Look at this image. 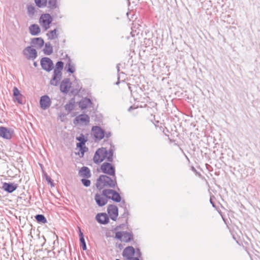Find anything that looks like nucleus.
Instances as JSON below:
<instances>
[{"label": "nucleus", "mask_w": 260, "mask_h": 260, "mask_svg": "<svg viewBox=\"0 0 260 260\" xmlns=\"http://www.w3.org/2000/svg\"><path fill=\"white\" fill-rule=\"evenodd\" d=\"M74 121V122L76 121L77 123L87 125L90 122V117L87 114H82L77 116Z\"/></svg>", "instance_id": "11"}, {"label": "nucleus", "mask_w": 260, "mask_h": 260, "mask_svg": "<svg viewBox=\"0 0 260 260\" xmlns=\"http://www.w3.org/2000/svg\"><path fill=\"white\" fill-rule=\"evenodd\" d=\"M13 95L15 96L14 101H17L19 104H23V95L20 93L16 87H14L13 90Z\"/></svg>", "instance_id": "18"}, {"label": "nucleus", "mask_w": 260, "mask_h": 260, "mask_svg": "<svg viewBox=\"0 0 260 260\" xmlns=\"http://www.w3.org/2000/svg\"><path fill=\"white\" fill-rule=\"evenodd\" d=\"M46 179L48 183L50 184L51 185H53V181L50 177L46 176Z\"/></svg>", "instance_id": "43"}, {"label": "nucleus", "mask_w": 260, "mask_h": 260, "mask_svg": "<svg viewBox=\"0 0 260 260\" xmlns=\"http://www.w3.org/2000/svg\"><path fill=\"white\" fill-rule=\"evenodd\" d=\"M29 30L32 36H36L40 32L41 29L38 24H34L29 26Z\"/></svg>", "instance_id": "21"}, {"label": "nucleus", "mask_w": 260, "mask_h": 260, "mask_svg": "<svg viewBox=\"0 0 260 260\" xmlns=\"http://www.w3.org/2000/svg\"><path fill=\"white\" fill-rule=\"evenodd\" d=\"M35 2L39 8H44L47 6V0H35Z\"/></svg>", "instance_id": "33"}, {"label": "nucleus", "mask_w": 260, "mask_h": 260, "mask_svg": "<svg viewBox=\"0 0 260 260\" xmlns=\"http://www.w3.org/2000/svg\"><path fill=\"white\" fill-rule=\"evenodd\" d=\"M33 64H34V66L35 67H37L38 66V63H37V62H36V61H35V62H34V63H33Z\"/></svg>", "instance_id": "53"}, {"label": "nucleus", "mask_w": 260, "mask_h": 260, "mask_svg": "<svg viewBox=\"0 0 260 260\" xmlns=\"http://www.w3.org/2000/svg\"><path fill=\"white\" fill-rule=\"evenodd\" d=\"M77 140L79 141V143H77V144H79V145L81 146L82 145H85L87 140L85 139L84 136L83 135H81L80 137L77 138Z\"/></svg>", "instance_id": "36"}, {"label": "nucleus", "mask_w": 260, "mask_h": 260, "mask_svg": "<svg viewBox=\"0 0 260 260\" xmlns=\"http://www.w3.org/2000/svg\"><path fill=\"white\" fill-rule=\"evenodd\" d=\"M36 220L40 223H46L47 220L43 214H38L35 216Z\"/></svg>", "instance_id": "31"}, {"label": "nucleus", "mask_w": 260, "mask_h": 260, "mask_svg": "<svg viewBox=\"0 0 260 260\" xmlns=\"http://www.w3.org/2000/svg\"><path fill=\"white\" fill-rule=\"evenodd\" d=\"M52 21V18L49 14H43L40 16L39 22L45 30L50 27V24Z\"/></svg>", "instance_id": "3"}, {"label": "nucleus", "mask_w": 260, "mask_h": 260, "mask_svg": "<svg viewBox=\"0 0 260 260\" xmlns=\"http://www.w3.org/2000/svg\"><path fill=\"white\" fill-rule=\"evenodd\" d=\"M112 192L113 194L110 197V200H112V201L116 203L120 202L121 200V197L120 194L115 190H114V192Z\"/></svg>", "instance_id": "26"}, {"label": "nucleus", "mask_w": 260, "mask_h": 260, "mask_svg": "<svg viewBox=\"0 0 260 260\" xmlns=\"http://www.w3.org/2000/svg\"><path fill=\"white\" fill-rule=\"evenodd\" d=\"M141 257V252L140 250L138 248H137L136 250L135 249V253L132 260H140Z\"/></svg>", "instance_id": "35"}, {"label": "nucleus", "mask_w": 260, "mask_h": 260, "mask_svg": "<svg viewBox=\"0 0 260 260\" xmlns=\"http://www.w3.org/2000/svg\"><path fill=\"white\" fill-rule=\"evenodd\" d=\"M30 43L32 47L37 49L41 48L44 44V40L42 38H32L31 40Z\"/></svg>", "instance_id": "16"}, {"label": "nucleus", "mask_w": 260, "mask_h": 260, "mask_svg": "<svg viewBox=\"0 0 260 260\" xmlns=\"http://www.w3.org/2000/svg\"><path fill=\"white\" fill-rule=\"evenodd\" d=\"M137 108L136 107H133V106H131L128 109V111H131L133 109H136Z\"/></svg>", "instance_id": "47"}, {"label": "nucleus", "mask_w": 260, "mask_h": 260, "mask_svg": "<svg viewBox=\"0 0 260 260\" xmlns=\"http://www.w3.org/2000/svg\"><path fill=\"white\" fill-rule=\"evenodd\" d=\"M70 80L69 78H64L61 82L60 85V90L61 92L67 93L71 87Z\"/></svg>", "instance_id": "12"}, {"label": "nucleus", "mask_w": 260, "mask_h": 260, "mask_svg": "<svg viewBox=\"0 0 260 260\" xmlns=\"http://www.w3.org/2000/svg\"><path fill=\"white\" fill-rule=\"evenodd\" d=\"M114 190L111 189H105L102 191V195L108 199H110V197L113 194Z\"/></svg>", "instance_id": "28"}, {"label": "nucleus", "mask_w": 260, "mask_h": 260, "mask_svg": "<svg viewBox=\"0 0 260 260\" xmlns=\"http://www.w3.org/2000/svg\"><path fill=\"white\" fill-rule=\"evenodd\" d=\"M41 66L42 69L47 72L51 71L53 68V63L52 60L47 57H43L41 60Z\"/></svg>", "instance_id": "5"}, {"label": "nucleus", "mask_w": 260, "mask_h": 260, "mask_svg": "<svg viewBox=\"0 0 260 260\" xmlns=\"http://www.w3.org/2000/svg\"><path fill=\"white\" fill-rule=\"evenodd\" d=\"M51 104L50 98L47 95H45L41 97L40 100V105L41 108L43 110L48 108Z\"/></svg>", "instance_id": "9"}, {"label": "nucleus", "mask_w": 260, "mask_h": 260, "mask_svg": "<svg viewBox=\"0 0 260 260\" xmlns=\"http://www.w3.org/2000/svg\"><path fill=\"white\" fill-rule=\"evenodd\" d=\"M81 182L83 185L85 187H88L90 185V181L87 179L83 178L81 179Z\"/></svg>", "instance_id": "39"}, {"label": "nucleus", "mask_w": 260, "mask_h": 260, "mask_svg": "<svg viewBox=\"0 0 260 260\" xmlns=\"http://www.w3.org/2000/svg\"><path fill=\"white\" fill-rule=\"evenodd\" d=\"M191 170L193 171L194 172L197 173V170L195 169L194 167H191Z\"/></svg>", "instance_id": "50"}, {"label": "nucleus", "mask_w": 260, "mask_h": 260, "mask_svg": "<svg viewBox=\"0 0 260 260\" xmlns=\"http://www.w3.org/2000/svg\"><path fill=\"white\" fill-rule=\"evenodd\" d=\"M25 196V194L24 193H21L20 194V196L19 197V199H22L23 198H24V196Z\"/></svg>", "instance_id": "49"}, {"label": "nucleus", "mask_w": 260, "mask_h": 260, "mask_svg": "<svg viewBox=\"0 0 260 260\" xmlns=\"http://www.w3.org/2000/svg\"><path fill=\"white\" fill-rule=\"evenodd\" d=\"M108 213L111 219L116 221L118 215V209L116 206L114 205H109L107 208Z\"/></svg>", "instance_id": "8"}, {"label": "nucleus", "mask_w": 260, "mask_h": 260, "mask_svg": "<svg viewBox=\"0 0 260 260\" xmlns=\"http://www.w3.org/2000/svg\"><path fill=\"white\" fill-rule=\"evenodd\" d=\"M18 187V184L15 183L4 182L3 183L2 188L8 193H12Z\"/></svg>", "instance_id": "13"}, {"label": "nucleus", "mask_w": 260, "mask_h": 260, "mask_svg": "<svg viewBox=\"0 0 260 260\" xmlns=\"http://www.w3.org/2000/svg\"><path fill=\"white\" fill-rule=\"evenodd\" d=\"M118 81L116 83V85H118L120 83V82L119 81V77H118Z\"/></svg>", "instance_id": "54"}, {"label": "nucleus", "mask_w": 260, "mask_h": 260, "mask_svg": "<svg viewBox=\"0 0 260 260\" xmlns=\"http://www.w3.org/2000/svg\"><path fill=\"white\" fill-rule=\"evenodd\" d=\"M122 237H123V232H117L116 233L115 238L116 239L120 240L121 241H122Z\"/></svg>", "instance_id": "42"}, {"label": "nucleus", "mask_w": 260, "mask_h": 260, "mask_svg": "<svg viewBox=\"0 0 260 260\" xmlns=\"http://www.w3.org/2000/svg\"><path fill=\"white\" fill-rule=\"evenodd\" d=\"M35 11V9L33 6L29 5L27 6V11L29 14H34Z\"/></svg>", "instance_id": "41"}, {"label": "nucleus", "mask_w": 260, "mask_h": 260, "mask_svg": "<svg viewBox=\"0 0 260 260\" xmlns=\"http://www.w3.org/2000/svg\"><path fill=\"white\" fill-rule=\"evenodd\" d=\"M120 207H122L124 209V207H126V204L124 200H123L120 204Z\"/></svg>", "instance_id": "44"}, {"label": "nucleus", "mask_w": 260, "mask_h": 260, "mask_svg": "<svg viewBox=\"0 0 260 260\" xmlns=\"http://www.w3.org/2000/svg\"><path fill=\"white\" fill-rule=\"evenodd\" d=\"M56 32L57 29H54V30L49 31V32L47 34L49 39L53 40L57 38V35Z\"/></svg>", "instance_id": "30"}, {"label": "nucleus", "mask_w": 260, "mask_h": 260, "mask_svg": "<svg viewBox=\"0 0 260 260\" xmlns=\"http://www.w3.org/2000/svg\"><path fill=\"white\" fill-rule=\"evenodd\" d=\"M95 219L99 223L103 224L108 223L109 221V216L105 213H98L95 216Z\"/></svg>", "instance_id": "15"}, {"label": "nucleus", "mask_w": 260, "mask_h": 260, "mask_svg": "<svg viewBox=\"0 0 260 260\" xmlns=\"http://www.w3.org/2000/svg\"><path fill=\"white\" fill-rule=\"evenodd\" d=\"M63 68V62L61 61H58L56 64V68L53 72H58V73H61V70Z\"/></svg>", "instance_id": "32"}, {"label": "nucleus", "mask_w": 260, "mask_h": 260, "mask_svg": "<svg viewBox=\"0 0 260 260\" xmlns=\"http://www.w3.org/2000/svg\"><path fill=\"white\" fill-rule=\"evenodd\" d=\"M111 136V133H106V137L107 138H109V137H110Z\"/></svg>", "instance_id": "51"}, {"label": "nucleus", "mask_w": 260, "mask_h": 260, "mask_svg": "<svg viewBox=\"0 0 260 260\" xmlns=\"http://www.w3.org/2000/svg\"><path fill=\"white\" fill-rule=\"evenodd\" d=\"M77 147L79 148L80 151H81V157H83L84 154V152L88 149V148L85 146V145H82L81 146L79 145V144H77Z\"/></svg>", "instance_id": "37"}, {"label": "nucleus", "mask_w": 260, "mask_h": 260, "mask_svg": "<svg viewBox=\"0 0 260 260\" xmlns=\"http://www.w3.org/2000/svg\"><path fill=\"white\" fill-rule=\"evenodd\" d=\"M92 132L94 137L97 139L102 140L105 136V131L100 126H93Z\"/></svg>", "instance_id": "10"}, {"label": "nucleus", "mask_w": 260, "mask_h": 260, "mask_svg": "<svg viewBox=\"0 0 260 260\" xmlns=\"http://www.w3.org/2000/svg\"><path fill=\"white\" fill-rule=\"evenodd\" d=\"M13 134L14 131L13 130L4 126L0 127V137L7 140H10Z\"/></svg>", "instance_id": "7"}, {"label": "nucleus", "mask_w": 260, "mask_h": 260, "mask_svg": "<svg viewBox=\"0 0 260 260\" xmlns=\"http://www.w3.org/2000/svg\"><path fill=\"white\" fill-rule=\"evenodd\" d=\"M79 174L81 176L86 178H90L91 176L90 171L87 167H83L81 168Z\"/></svg>", "instance_id": "22"}, {"label": "nucleus", "mask_w": 260, "mask_h": 260, "mask_svg": "<svg viewBox=\"0 0 260 260\" xmlns=\"http://www.w3.org/2000/svg\"><path fill=\"white\" fill-rule=\"evenodd\" d=\"M44 53L45 55H49L53 52V48L50 43H46L45 45V48L43 49Z\"/></svg>", "instance_id": "25"}, {"label": "nucleus", "mask_w": 260, "mask_h": 260, "mask_svg": "<svg viewBox=\"0 0 260 260\" xmlns=\"http://www.w3.org/2000/svg\"><path fill=\"white\" fill-rule=\"evenodd\" d=\"M102 194L96 193L94 196V200L97 205L100 207H103L108 203V200L106 198L102 197Z\"/></svg>", "instance_id": "17"}, {"label": "nucleus", "mask_w": 260, "mask_h": 260, "mask_svg": "<svg viewBox=\"0 0 260 260\" xmlns=\"http://www.w3.org/2000/svg\"><path fill=\"white\" fill-rule=\"evenodd\" d=\"M61 73H58V72H53L52 78L50 80V84L54 86L57 85L61 80Z\"/></svg>", "instance_id": "19"}, {"label": "nucleus", "mask_w": 260, "mask_h": 260, "mask_svg": "<svg viewBox=\"0 0 260 260\" xmlns=\"http://www.w3.org/2000/svg\"><path fill=\"white\" fill-rule=\"evenodd\" d=\"M120 63H118L116 66V69H117V73L118 74H119V72H120Z\"/></svg>", "instance_id": "45"}, {"label": "nucleus", "mask_w": 260, "mask_h": 260, "mask_svg": "<svg viewBox=\"0 0 260 260\" xmlns=\"http://www.w3.org/2000/svg\"><path fill=\"white\" fill-rule=\"evenodd\" d=\"M92 104L91 101L90 99L85 98L83 99H82L79 103V107L82 109H86L89 105H91Z\"/></svg>", "instance_id": "20"}, {"label": "nucleus", "mask_w": 260, "mask_h": 260, "mask_svg": "<svg viewBox=\"0 0 260 260\" xmlns=\"http://www.w3.org/2000/svg\"><path fill=\"white\" fill-rule=\"evenodd\" d=\"M75 108V104L74 102L70 101L64 106V108L68 113H70Z\"/></svg>", "instance_id": "29"}, {"label": "nucleus", "mask_w": 260, "mask_h": 260, "mask_svg": "<svg viewBox=\"0 0 260 260\" xmlns=\"http://www.w3.org/2000/svg\"><path fill=\"white\" fill-rule=\"evenodd\" d=\"M66 67L68 68L67 71L70 73H73L75 72V68L73 65L71 64V60L69 58L68 62L66 64Z\"/></svg>", "instance_id": "34"}, {"label": "nucleus", "mask_w": 260, "mask_h": 260, "mask_svg": "<svg viewBox=\"0 0 260 260\" xmlns=\"http://www.w3.org/2000/svg\"><path fill=\"white\" fill-rule=\"evenodd\" d=\"M48 255H49L50 257H51L52 255H54V253L53 251H49L48 252Z\"/></svg>", "instance_id": "48"}, {"label": "nucleus", "mask_w": 260, "mask_h": 260, "mask_svg": "<svg viewBox=\"0 0 260 260\" xmlns=\"http://www.w3.org/2000/svg\"><path fill=\"white\" fill-rule=\"evenodd\" d=\"M59 116L60 119H62L66 116V114L63 113H60Z\"/></svg>", "instance_id": "46"}, {"label": "nucleus", "mask_w": 260, "mask_h": 260, "mask_svg": "<svg viewBox=\"0 0 260 260\" xmlns=\"http://www.w3.org/2000/svg\"><path fill=\"white\" fill-rule=\"evenodd\" d=\"M113 153L114 151L112 148H110L109 150L104 147L99 148L94 155L93 162L96 164H99L105 159H107L109 162H112Z\"/></svg>", "instance_id": "1"}, {"label": "nucleus", "mask_w": 260, "mask_h": 260, "mask_svg": "<svg viewBox=\"0 0 260 260\" xmlns=\"http://www.w3.org/2000/svg\"><path fill=\"white\" fill-rule=\"evenodd\" d=\"M128 215H129V212H128V210L127 207H124V212H123V214L122 215V217L125 218L126 220L127 221L128 219Z\"/></svg>", "instance_id": "40"}, {"label": "nucleus", "mask_w": 260, "mask_h": 260, "mask_svg": "<svg viewBox=\"0 0 260 260\" xmlns=\"http://www.w3.org/2000/svg\"><path fill=\"white\" fill-rule=\"evenodd\" d=\"M133 239V236L132 233L127 232H123V237L122 241L124 242H129Z\"/></svg>", "instance_id": "24"}, {"label": "nucleus", "mask_w": 260, "mask_h": 260, "mask_svg": "<svg viewBox=\"0 0 260 260\" xmlns=\"http://www.w3.org/2000/svg\"><path fill=\"white\" fill-rule=\"evenodd\" d=\"M116 186V176L110 177L105 175H101L96 180V186L100 190L104 187L114 188Z\"/></svg>", "instance_id": "2"}, {"label": "nucleus", "mask_w": 260, "mask_h": 260, "mask_svg": "<svg viewBox=\"0 0 260 260\" xmlns=\"http://www.w3.org/2000/svg\"><path fill=\"white\" fill-rule=\"evenodd\" d=\"M110 162H104L101 166V169L105 174H108L111 176H115V169L114 166L110 163Z\"/></svg>", "instance_id": "4"}, {"label": "nucleus", "mask_w": 260, "mask_h": 260, "mask_svg": "<svg viewBox=\"0 0 260 260\" xmlns=\"http://www.w3.org/2000/svg\"><path fill=\"white\" fill-rule=\"evenodd\" d=\"M24 55L27 59H35L37 57V52L36 49L30 46L26 47L23 51Z\"/></svg>", "instance_id": "6"}, {"label": "nucleus", "mask_w": 260, "mask_h": 260, "mask_svg": "<svg viewBox=\"0 0 260 260\" xmlns=\"http://www.w3.org/2000/svg\"><path fill=\"white\" fill-rule=\"evenodd\" d=\"M79 237H80V241L81 243V247L83 249V250H85L86 249V243L84 238V235L83 233L81 232L80 228H79Z\"/></svg>", "instance_id": "27"}, {"label": "nucleus", "mask_w": 260, "mask_h": 260, "mask_svg": "<svg viewBox=\"0 0 260 260\" xmlns=\"http://www.w3.org/2000/svg\"><path fill=\"white\" fill-rule=\"evenodd\" d=\"M135 253V249L133 246H128L123 251L122 255L127 260L132 259Z\"/></svg>", "instance_id": "14"}, {"label": "nucleus", "mask_w": 260, "mask_h": 260, "mask_svg": "<svg viewBox=\"0 0 260 260\" xmlns=\"http://www.w3.org/2000/svg\"><path fill=\"white\" fill-rule=\"evenodd\" d=\"M127 85H128V89L131 91L132 95L134 97H135L136 96V95L135 94V91L134 90L135 89L138 88V87L136 86L135 85H132V84H129V83H128Z\"/></svg>", "instance_id": "38"}, {"label": "nucleus", "mask_w": 260, "mask_h": 260, "mask_svg": "<svg viewBox=\"0 0 260 260\" xmlns=\"http://www.w3.org/2000/svg\"><path fill=\"white\" fill-rule=\"evenodd\" d=\"M49 9L54 10L58 8L57 0H47V6Z\"/></svg>", "instance_id": "23"}, {"label": "nucleus", "mask_w": 260, "mask_h": 260, "mask_svg": "<svg viewBox=\"0 0 260 260\" xmlns=\"http://www.w3.org/2000/svg\"><path fill=\"white\" fill-rule=\"evenodd\" d=\"M210 203L212 205L213 207H214L215 206L214 203L212 202L211 198L210 200Z\"/></svg>", "instance_id": "52"}]
</instances>
